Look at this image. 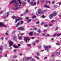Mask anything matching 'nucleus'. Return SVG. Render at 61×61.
Listing matches in <instances>:
<instances>
[{
    "label": "nucleus",
    "instance_id": "f257e3e1",
    "mask_svg": "<svg viewBox=\"0 0 61 61\" xmlns=\"http://www.w3.org/2000/svg\"><path fill=\"white\" fill-rule=\"evenodd\" d=\"M57 15V13H56V12L55 11L51 13V14L49 15V16L50 19H52L53 16H56Z\"/></svg>",
    "mask_w": 61,
    "mask_h": 61
},
{
    "label": "nucleus",
    "instance_id": "f03ea898",
    "mask_svg": "<svg viewBox=\"0 0 61 61\" xmlns=\"http://www.w3.org/2000/svg\"><path fill=\"white\" fill-rule=\"evenodd\" d=\"M15 23H16L17 22V21H18L19 20H22V18L19 17L17 16L15 17Z\"/></svg>",
    "mask_w": 61,
    "mask_h": 61
},
{
    "label": "nucleus",
    "instance_id": "7ed1b4c3",
    "mask_svg": "<svg viewBox=\"0 0 61 61\" xmlns=\"http://www.w3.org/2000/svg\"><path fill=\"white\" fill-rule=\"evenodd\" d=\"M29 4H30L31 6H34L36 4V3L35 2H31L29 3Z\"/></svg>",
    "mask_w": 61,
    "mask_h": 61
},
{
    "label": "nucleus",
    "instance_id": "20e7f679",
    "mask_svg": "<svg viewBox=\"0 0 61 61\" xmlns=\"http://www.w3.org/2000/svg\"><path fill=\"white\" fill-rule=\"evenodd\" d=\"M24 39L25 41V42H26V43H27V40H28V41H29L30 40V39L28 37H25L24 38Z\"/></svg>",
    "mask_w": 61,
    "mask_h": 61
},
{
    "label": "nucleus",
    "instance_id": "39448f33",
    "mask_svg": "<svg viewBox=\"0 0 61 61\" xmlns=\"http://www.w3.org/2000/svg\"><path fill=\"white\" fill-rule=\"evenodd\" d=\"M38 13V14H39L40 15H41V14H43V11H41V9H40L39 10Z\"/></svg>",
    "mask_w": 61,
    "mask_h": 61
},
{
    "label": "nucleus",
    "instance_id": "423d86ee",
    "mask_svg": "<svg viewBox=\"0 0 61 61\" xmlns=\"http://www.w3.org/2000/svg\"><path fill=\"white\" fill-rule=\"evenodd\" d=\"M0 26H3L4 27L7 28V26L4 25L3 24V23H2L0 22Z\"/></svg>",
    "mask_w": 61,
    "mask_h": 61
},
{
    "label": "nucleus",
    "instance_id": "0eeeda50",
    "mask_svg": "<svg viewBox=\"0 0 61 61\" xmlns=\"http://www.w3.org/2000/svg\"><path fill=\"white\" fill-rule=\"evenodd\" d=\"M18 30H20L21 31H23V30H25V29L23 28L22 27H20L18 29Z\"/></svg>",
    "mask_w": 61,
    "mask_h": 61
},
{
    "label": "nucleus",
    "instance_id": "6e6552de",
    "mask_svg": "<svg viewBox=\"0 0 61 61\" xmlns=\"http://www.w3.org/2000/svg\"><path fill=\"white\" fill-rule=\"evenodd\" d=\"M44 7L46 8H50V6L47 5H44Z\"/></svg>",
    "mask_w": 61,
    "mask_h": 61
},
{
    "label": "nucleus",
    "instance_id": "1a4fd4ad",
    "mask_svg": "<svg viewBox=\"0 0 61 61\" xmlns=\"http://www.w3.org/2000/svg\"><path fill=\"white\" fill-rule=\"evenodd\" d=\"M44 47L45 48V50H47L48 49H49V48H48V46H44Z\"/></svg>",
    "mask_w": 61,
    "mask_h": 61
},
{
    "label": "nucleus",
    "instance_id": "9d476101",
    "mask_svg": "<svg viewBox=\"0 0 61 61\" xmlns=\"http://www.w3.org/2000/svg\"><path fill=\"white\" fill-rule=\"evenodd\" d=\"M28 12V10L27 9L26 10L25 12L24 13V15H25L26 13H27Z\"/></svg>",
    "mask_w": 61,
    "mask_h": 61
},
{
    "label": "nucleus",
    "instance_id": "9b49d317",
    "mask_svg": "<svg viewBox=\"0 0 61 61\" xmlns=\"http://www.w3.org/2000/svg\"><path fill=\"white\" fill-rule=\"evenodd\" d=\"M56 35H57V33L56 32L52 35V36H56Z\"/></svg>",
    "mask_w": 61,
    "mask_h": 61
},
{
    "label": "nucleus",
    "instance_id": "f8f14e48",
    "mask_svg": "<svg viewBox=\"0 0 61 61\" xmlns=\"http://www.w3.org/2000/svg\"><path fill=\"white\" fill-rule=\"evenodd\" d=\"M9 44H10V46H12V45L13 44V42H9Z\"/></svg>",
    "mask_w": 61,
    "mask_h": 61
},
{
    "label": "nucleus",
    "instance_id": "ddd939ff",
    "mask_svg": "<svg viewBox=\"0 0 61 61\" xmlns=\"http://www.w3.org/2000/svg\"><path fill=\"white\" fill-rule=\"evenodd\" d=\"M13 46L15 48H18V46L14 44Z\"/></svg>",
    "mask_w": 61,
    "mask_h": 61
},
{
    "label": "nucleus",
    "instance_id": "4468645a",
    "mask_svg": "<svg viewBox=\"0 0 61 61\" xmlns=\"http://www.w3.org/2000/svg\"><path fill=\"white\" fill-rule=\"evenodd\" d=\"M37 32H39V33L40 34L41 33V30L39 29L37 30Z\"/></svg>",
    "mask_w": 61,
    "mask_h": 61
},
{
    "label": "nucleus",
    "instance_id": "2eb2a0df",
    "mask_svg": "<svg viewBox=\"0 0 61 61\" xmlns=\"http://www.w3.org/2000/svg\"><path fill=\"white\" fill-rule=\"evenodd\" d=\"M56 55H60V52H57L56 53Z\"/></svg>",
    "mask_w": 61,
    "mask_h": 61
},
{
    "label": "nucleus",
    "instance_id": "dca6fc26",
    "mask_svg": "<svg viewBox=\"0 0 61 61\" xmlns=\"http://www.w3.org/2000/svg\"><path fill=\"white\" fill-rule=\"evenodd\" d=\"M3 46H1L0 47V49L1 50H2V49H3Z\"/></svg>",
    "mask_w": 61,
    "mask_h": 61
},
{
    "label": "nucleus",
    "instance_id": "f3484780",
    "mask_svg": "<svg viewBox=\"0 0 61 61\" xmlns=\"http://www.w3.org/2000/svg\"><path fill=\"white\" fill-rule=\"evenodd\" d=\"M25 58L26 60H29V57H25Z\"/></svg>",
    "mask_w": 61,
    "mask_h": 61
},
{
    "label": "nucleus",
    "instance_id": "a211bd4d",
    "mask_svg": "<svg viewBox=\"0 0 61 61\" xmlns=\"http://www.w3.org/2000/svg\"><path fill=\"white\" fill-rule=\"evenodd\" d=\"M13 39H15L16 38V36H15V35H14L13 36Z\"/></svg>",
    "mask_w": 61,
    "mask_h": 61
},
{
    "label": "nucleus",
    "instance_id": "6ab92c4d",
    "mask_svg": "<svg viewBox=\"0 0 61 61\" xmlns=\"http://www.w3.org/2000/svg\"><path fill=\"white\" fill-rule=\"evenodd\" d=\"M19 22H18V23H17L16 25V27H18V25H19Z\"/></svg>",
    "mask_w": 61,
    "mask_h": 61
},
{
    "label": "nucleus",
    "instance_id": "aec40b11",
    "mask_svg": "<svg viewBox=\"0 0 61 61\" xmlns=\"http://www.w3.org/2000/svg\"><path fill=\"white\" fill-rule=\"evenodd\" d=\"M41 17L42 18H45L46 17V16H44V15H43L41 16Z\"/></svg>",
    "mask_w": 61,
    "mask_h": 61
},
{
    "label": "nucleus",
    "instance_id": "412c9836",
    "mask_svg": "<svg viewBox=\"0 0 61 61\" xmlns=\"http://www.w3.org/2000/svg\"><path fill=\"white\" fill-rule=\"evenodd\" d=\"M56 45H58V46H60V44L59 43H58V42L56 43Z\"/></svg>",
    "mask_w": 61,
    "mask_h": 61
},
{
    "label": "nucleus",
    "instance_id": "4be33fe9",
    "mask_svg": "<svg viewBox=\"0 0 61 61\" xmlns=\"http://www.w3.org/2000/svg\"><path fill=\"white\" fill-rule=\"evenodd\" d=\"M61 35V34H57V36L58 37L59 36H60Z\"/></svg>",
    "mask_w": 61,
    "mask_h": 61
},
{
    "label": "nucleus",
    "instance_id": "5701e85b",
    "mask_svg": "<svg viewBox=\"0 0 61 61\" xmlns=\"http://www.w3.org/2000/svg\"><path fill=\"white\" fill-rule=\"evenodd\" d=\"M32 33H33V32H30L29 34L30 35H31V36H33V34H32Z\"/></svg>",
    "mask_w": 61,
    "mask_h": 61
},
{
    "label": "nucleus",
    "instance_id": "b1692460",
    "mask_svg": "<svg viewBox=\"0 0 61 61\" xmlns=\"http://www.w3.org/2000/svg\"><path fill=\"white\" fill-rule=\"evenodd\" d=\"M17 0H12V2H16Z\"/></svg>",
    "mask_w": 61,
    "mask_h": 61
},
{
    "label": "nucleus",
    "instance_id": "393cba45",
    "mask_svg": "<svg viewBox=\"0 0 61 61\" xmlns=\"http://www.w3.org/2000/svg\"><path fill=\"white\" fill-rule=\"evenodd\" d=\"M16 32V31H13L12 33V34H14V33H15Z\"/></svg>",
    "mask_w": 61,
    "mask_h": 61
},
{
    "label": "nucleus",
    "instance_id": "a878e982",
    "mask_svg": "<svg viewBox=\"0 0 61 61\" xmlns=\"http://www.w3.org/2000/svg\"><path fill=\"white\" fill-rule=\"evenodd\" d=\"M35 57L36 58H37V59H38V60H39V58L37 56Z\"/></svg>",
    "mask_w": 61,
    "mask_h": 61
},
{
    "label": "nucleus",
    "instance_id": "bb28decb",
    "mask_svg": "<svg viewBox=\"0 0 61 61\" xmlns=\"http://www.w3.org/2000/svg\"><path fill=\"white\" fill-rule=\"evenodd\" d=\"M58 29V27H57L56 28H55V31H56Z\"/></svg>",
    "mask_w": 61,
    "mask_h": 61
},
{
    "label": "nucleus",
    "instance_id": "cd10ccee",
    "mask_svg": "<svg viewBox=\"0 0 61 61\" xmlns=\"http://www.w3.org/2000/svg\"><path fill=\"white\" fill-rule=\"evenodd\" d=\"M27 21H28V22H30L31 21V20L30 19H29V20H27Z\"/></svg>",
    "mask_w": 61,
    "mask_h": 61
},
{
    "label": "nucleus",
    "instance_id": "c85d7f7f",
    "mask_svg": "<svg viewBox=\"0 0 61 61\" xmlns=\"http://www.w3.org/2000/svg\"><path fill=\"white\" fill-rule=\"evenodd\" d=\"M9 12H7V15L6 16V17H7L8 16V15H9Z\"/></svg>",
    "mask_w": 61,
    "mask_h": 61
},
{
    "label": "nucleus",
    "instance_id": "c756f323",
    "mask_svg": "<svg viewBox=\"0 0 61 61\" xmlns=\"http://www.w3.org/2000/svg\"><path fill=\"white\" fill-rule=\"evenodd\" d=\"M50 3V1H46V4H48V3Z\"/></svg>",
    "mask_w": 61,
    "mask_h": 61
},
{
    "label": "nucleus",
    "instance_id": "7c9ffc66",
    "mask_svg": "<svg viewBox=\"0 0 61 61\" xmlns=\"http://www.w3.org/2000/svg\"><path fill=\"white\" fill-rule=\"evenodd\" d=\"M39 2H40V1L39 0H38L37 1V4H39Z\"/></svg>",
    "mask_w": 61,
    "mask_h": 61
},
{
    "label": "nucleus",
    "instance_id": "2f4dec72",
    "mask_svg": "<svg viewBox=\"0 0 61 61\" xmlns=\"http://www.w3.org/2000/svg\"><path fill=\"white\" fill-rule=\"evenodd\" d=\"M20 24H23V23H24V21H20Z\"/></svg>",
    "mask_w": 61,
    "mask_h": 61
},
{
    "label": "nucleus",
    "instance_id": "473e14b6",
    "mask_svg": "<svg viewBox=\"0 0 61 61\" xmlns=\"http://www.w3.org/2000/svg\"><path fill=\"white\" fill-rule=\"evenodd\" d=\"M35 61V60L34 59H32L30 61Z\"/></svg>",
    "mask_w": 61,
    "mask_h": 61
},
{
    "label": "nucleus",
    "instance_id": "72a5a7b5",
    "mask_svg": "<svg viewBox=\"0 0 61 61\" xmlns=\"http://www.w3.org/2000/svg\"><path fill=\"white\" fill-rule=\"evenodd\" d=\"M54 8H56L57 7V6L56 5L54 6Z\"/></svg>",
    "mask_w": 61,
    "mask_h": 61
},
{
    "label": "nucleus",
    "instance_id": "f704fd0d",
    "mask_svg": "<svg viewBox=\"0 0 61 61\" xmlns=\"http://www.w3.org/2000/svg\"><path fill=\"white\" fill-rule=\"evenodd\" d=\"M39 23V21H37V22H36V24H37V25H38V24Z\"/></svg>",
    "mask_w": 61,
    "mask_h": 61
},
{
    "label": "nucleus",
    "instance_id": "c9c22d12",
    "mask_svg": "<svg viewBox=\"0 0 61 61\" xmlns=\"http://www.w3.org/2000/svg\"><path fill=\"white\" fill-rule=\"evenodd\" d=\"M44 27H47V26H48V25H44Z\"/></svg>",
    "mask_w": 61,
    "mask_h": 61
},
{
    "label": "nucleus",
    "instance_id": "e433bc0d",
    "mask_svg": "<svg viewBox=\"0 0 61 61\" xmlns=\"http://www.w3.org/2000/svg\"><path fill=\"white\" fill-rule=\"evenodd\" d=\"M2 13H3V11H1L0 12V15L2 14Z\"/></svg>",
    "mask_w": 61,
    "mask_h": 61
},
{
    "label": "nucleus",
    "instance_id": "4c0bfd02",
    "mask_svg": "<svg viewBox=\"0 0 61 61\" xmlns=\"http://www.w3.org/2000/svg\"><path fill=\"white\" fill-rule=\"evenodd\" d=\"M33 29H34V30H37V28L34 27L33 28Z\"/></svg>",
    "mask_w": 61,
    "mask_h": 61
},
{
    "label": "nucleus",
    "instance_id": "58836bf2",
    "mask_svg": "<svg viewBox=\"0 0 61 61\" xmlns=\"http://www.w3.org/2000/svg\"><path fill=\"white\" fill-rule=\"evenodd\" d=\"M46 35V34L45 33H44L42 34V36H45Z\"/></svg>",
    "mask_w": 61,
    "mask_h": 61
},
{
    "label": "nucleus",
    "instance_id": "ea45409f",
    "mask_svg": "<svg viewBox=\"0 0 61 61\" xmlns=\"http://www.w3.org/2000/svg\"><path fill=\"white\" fill-rule=\"evenodd\" d=\"M46 10H42V12L43 13V12H46Z\"/></svg>",
    "mask_w": 61,
    "mask_h": 61
},
{
    "label": "nucleus",
    "instance_id": "a19ab883",
    "mask_svg": "<svg viewBox=\"0 0 61 61\" xmlns=\"http://www.w3.org/2000/svg\"><path fill=\"white\" fill-rule=\"evenodd\" d=\"M23 4L24 5H25V2H23Z\"/></svg>",
    "mask_w": 61,
    "mask_h": 61
},
{
    "label": "nucleus",
    "instance_id": "79ce46f5",
    "mask_svg": "<svg viewBox=\"0 0 61 61\" xmlns=\"http://www.w3.org/2000/svg\"><path fill=\"white\" fill-rule=\"evenodd\" d=\"M48 48H50V47H51V45H50L48 46Z\"/></svg>",
    "mask_w": 61,
    "mask_h": 61
},
{
    "label": "nucleus",
    "instance_id": "37998d69",
    "mask_svg": "<svg viewBox=\"0 0 61 61\" xmlns=\"http://www.w3.org/2000/svg\"><path fill=\"white\" fill-rule=\"evenodd\" d=\"M52 25V24H50L49 25V26H51Z\"/></svg>",
    "mask_w": 61,
    "mask_h": 61
},
{
    "label": "nucleus",
    "instance_id": "c03bdc74",
    "mask_svg": "<svg viewBox=\"0 0 61 61\" xmlns=\"http://www.w3.org/2000/svg\"><path fill=\"white\" fill-rule=\"evenodd\" d=\"M37 56H39L40 55H39V53L38 52H37Z\"/></svg>",
    "mask_w": 61,
    "mask_h": 61
},
{
    "label": "nucleus",
    "instance_id": "a18cd8bd",
    "mask_svg": "<svg viewBox=\"0 0 61 61\" xmlns=\"http://www.w3.org/2000/svg\"><path fill=\"white\" fill-rule=\"evenodd\" d=\"M15 17H16L15 16H13L12 17V18H13L14 19L15 18Z\"/></svg>",
    "mask_w": 61,
    "mask_h": 61
},
{
    "label": "nucleus",
    "instance_id": "49530a36",
    "mask_svg": "<svg viewBox=\"0 0 61 61\" xmlns=\"http://www.w3.org/2000/svg\"><path fill=\"white\" fill-rule=\"evenodd\" d=\"M5 57H7V54H6L5 56Z\"/></svg>",
    "mask_w": 61,
    "mask_h": 61
},
{
    "label": "nucleus",
    "instance_id": "de8ad7c7",
    "mask_svg": "<svg viewBox=\"0 0 61 61\" xmlns=\"http://www.w3.org/2000/svg\"><path fill=\"white\" fill-rule=\"evenodd\" d=\"M17 51V49H15L14 50V52H15V51Z\"/></svg>",
    "mask_w": 61,
    "mask_h": 61
},
{
    "label": "nucleus",
    "instance_id": "09e8293b",
    "mask_svg": "<svg viewBox=\"0 0 61 61\" xmlns=\"http://www.w3.org/2000/svg\"><path fill=\"white\" fill-rule=\"evenodd\" d=\"M46 36H50V35L47 34L46 35Z\"/></svg>",
    "mask_w": 61,
    "mask_h": 61
},
{
    "label": "nucleus",
    "instance_id": "8fccbe9b",
    "mask_svg": "<svg viewBox=\"0 0 61 61\" xmlns=\"http://www.w3.org/2000/svg\"><path fill=\"white\" fill-rule=\"evenodd\" d=\"M38 47L39 48H41V46H39Z\"/></svg>",
    "mask_w": 61,
    "mask_h": 61
},
{
    "label": "nucleus",
    "instance_id": "3c124183",
    "mask_svg": "<svg viewBox=\"0 0 61 61\" xmlns=\"http://www.w3.org/2000/svg\"><path fill=\"white\" fill-rule=\"evenodd\" d=\"M20 56H22L23 55V54L22 53H20Z\"/></svg>",
    "mask_w": 61,
    "mask_h": 61
},
{
    "label": "nucleus",
    "instance_id": "603ef678",
    "mask_svg": "<svg viewBox=\"0 0 61 61\" xmlns=\"http://www.w3.org/2000/svg\"><path fill=\"white\" fill-rule=\"evenodd\" d=\"M27 46H31V45L30 44H28Z\"/></svg>",
    "mask_w": 61,
    "mask_h": 61
},
{
    "label": "nucleus",
    "instance_id": "864d4df0",
    "mask_svg": "<svg viewBox=\"0 0 61 61\" xmlns=\"http://www.w3.org/2000/svg\"><path fill=\"white\" fill-rule=\"evenodd\" d=\"M18 46H21V45L19 44H18Z\"/></svg>",
    "mask_w": 61,
    "mask_h": 61
},
{
    "label": "nucleus",
    "instance_id": "5fc2aeb1",
    "mask_svg": "<svg viewBox=\"0 0 61 61\" xmlns=\"http://www.w3.org/2000/svg\"><path fill=\"white\" fill-rule=\"evenodd\" d=\"M16 57V56H15L14 57H13V58H15V57Z\"/></svg>",
    "mask_w": 61,
    "mask_h": 61
},
{
    "label": "nucleus",
    "instance_id": "6e6d98bb",
    "mask_svg": "<svg viewBox=\"0 0 61 61\" xmlns=\"http://www.w3.org/2000/svg\"><path fill=\"white\" fill-rule=\"evenodd\" d=\"M36 17V16L34 15L33 17V18H35V17Z\"/></svg>",
    "mask_w": 61,
    "mask_h": 61
},
{
    "label": "nucleus",
    "instance_id": "4d7b16f0",
    "mask_svg": "<svg viewBox=\"0 0 61 61\" xmlns=\"http://www.w3.org/2000/svg\"><path fill=\"white\" fill-rule=\"evenodd\" d=\"M26 60L25 59H24L23 60V61H26Z\"/></svg>",
    "mask_w": 61,
    "mask_h": 61
},
{
    "label": "nucleus",
    "instance_id": "13d9d810",
    "mask_svg": "<svg viewBox=\"0 0 61 61\" xmlns=\"http://www.w3.org/2000/svg\"><path fill=\"white\" fill-rule=\"evenodd\" d=\"M39 41L38 40H36L35 41V42H38Z\"/></svg>",
    "mask_w": 61,
    "mask_h": 61
},
{
    "label": "nucleus",
    "instance_id": "bf43d9fd",
    "mask_svg": "<svg viewBox=\"0 0 61 61\" xmlns=\"http://www.w3.org/2000/svg\"><path fill=\"white\" fill-rule=\"evenodd\" d=\"M54 3H55V1H53L52 2V4H54Z\"/></svg>",
    "mask_w": 61,
    "mask_h": 61
},
{
    "label": "nucleus",
    "instance_id": "052dcab7",
    "mask_svg": "<svg viewBox=\"0 0 61 61\" xmlns=\"http://www.w3.org/2000/svg\"><path fill=\"white\" fill-rule=\"evenodd\" d=\"M34 38H34V37H33L31 38V39H34Z\"/></svg>",
    "mask_w": 61,
    "mask_h": 61
},
{
    "label": "nucleus",
    "instance_id": "680f3d73",
    "mask_svg": "<svg viewBox=\"0 0 61 61\" xmlns=\"http://www.w3.org/2000/svg\"><path fill=\"white\" fill-rule=\"evenodd\" d=\"M6 36H7L8 35V34L7 33H6L5 34Z\"/></svg>",
    "mask_w": 61,
    "mask_h": 61
},
{
    "label": "nucleus",
    "instance_id": "e2e57ef3",
    "mask_svg": "<svg viewBox=\"0 0 61 61\" xmlns=\"http://www.w3.org/2000/svg\"><path fill=\"white\" fill-rule=\"evenodd\" d=\"M61 2L59 3V5H61Z\"/></svg>",
    "mask_w": 61,
    "mask_h": 61
},
{
    "label": "nucleus",
    "instance_id": "0e129e2a",
    "mask_svg": "<svg viewBox=\"0 0 61 61\" xmlns=\"http://www.w3.org/2000/svg\"><path fill=\"white\" fill-rule=\"evenodd\" d=\"M1 39L2 40H3L4 39V37H2L1 38Z\"/></svg>",
    "mask_w": 61,
    "mask_h": 61
},
{
    "label": "nucleus",
    "instance_id": "69168bd1",
    "mask_svg": "<svg viewBox=\"0 0 61 61\" xmlns=\"http://www.w3.org/2000/svg\"><path fill=\"white\" fill-rule=\"evenodd\" d=\"M54 56V54H52V56Z\"/></svg>",
    "mask_w": 61,
    "mask_h": 61
},
{
    "label": "nucleus",
    "instance_id": "338daca9",
    "mask_svg": "<svg viewBox=\"0 0 61 61\" xmlns=\"http://www.w3.org/2000/svg\"><path fill=\"white\" fill-rule=\"evenodd\" d=\"M46 31H47V30H45L44 31V32H46Z\"/></svg>",
    "mask_w": 61,
    "mask_h": 61
},
{
    "label": "nucleus",
    "instance_id": "774afa93",
    "mask_svg": "<svg viewBox=\"0 0 61 61\" xmlns=\"http://www.w3.org/2000/svg\"><path fill=\"white\" fill-rule=\"evenodd\" d=\"M19 39H22V38L21 37V36H20V37Z\"/></svg>",
    "mask_w": 61,
    "mask_h": 61
}]
</instances>
